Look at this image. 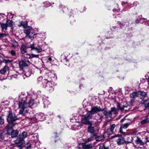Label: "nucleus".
<instances>
[{
  "label": "nucleus",
  "mask_w": 149,
  "mask_h": 149,
  "mask_svg": "<svg viewBox=\"0 0 149 149\" xmlns=\"http://www.w3.org/2000/svg\"><path fill=\"white\" fill-rule=\"evenodd\" d=\"M18 106L19 109V114L21 115L22 116H24L26 112V109L28 107L27 103L25 100H22L19 101Z\"/></svg>",
  "instance_id": "f257e3e1"
},
{
  "label": "nucleus",
  "mask_w": 149,
  "mask_h": 149,
  "mask_svg": "<svg viewBox=\"0 0 149 149\" xmlns=\"http://www.w3.org/2000/svg\"><path fill=\"white\" fill-rule=\"evenodd\" d=\"M18 118L15 113L9 111L7 116V120L9 125L8 126H14L16 124L15 121Z\"/></svg>",
  "instance_id": "f03ea898"
},
{
  "label": "nucleus",
  "mask_w": 149,
  "mask_h": 149,
  "mask_svg": "<svg viewBox=\"0 0 149 149\" xmlns=\"http://www.w3.org/2000/svg\"><path fill=\"white\" fill-rule=\"evenodd\" d=\"M25 28L24 33L26 34V38H30L32 40L36 37V34L33 33L31 31L32 30L31 26L26 27Z\"/></svg>",
  "instance_id": "7ed1b4c3"
},
{
  "label": "nucleus",
  "mask_w": 149,
  "mask_h": 149,
  "mask_svg": "<svg viewBox=\"0 0 149 149\" xmlns=\"http://www.w3.org/2000/svg\"><path fill=\"white\" fill-rule=\"evenodd\" d=\"M42 82L43 88H46L47 90L50 92L54 90V85L51 81H49L47 80L44 79L42 81Z\"/></svg>",
  "instance_id": "20e7f679"
},
{
  "label": "nucleus",
  "mask_w": 149,
  "mask_h": 149,
  "mask_svg": "<svg viewBox=\"0 0 149 149\" xmlns=\"http://www.w3.org/2000/svg\"><path fill=\"white\" fill-rule=\"evenodd\" d=\"M102 110L100 107L96 106L92 107L91 110L89 111L88 113H90V114H91V115L96 113H97L100 116V118L102 119Z\"/></svg>",
  "instance_id": "39448f33"
},
{
  "label": "nucleus",
  "mask_w": 149,
  "mask_h": 149,
  "mask_svg": "<svg viewBox=\"0 0 149 149\" xmlns=\"http://www.w3.org/2000/svg\"><path fill=\"white\" fill-rule=\"evenodd\" d=\"M11 126H8L7 128V134L11 136L12 138L17 136L19 134V132L17 130H14Z\"/></svg>",
  "instance_id": "423d86ee"
},
{
  "label": "nucleus",
  "mask_w": 149,
  "mask_h": 149,
  "mask_svg": "<svg viewBox=\"0 0 149 149\" xmlns=\"http://www.w3.org/2000/svg\"><path fill=\"white\" fill-rule=\"evenodd\" d=\"M116 125L115 124L111 125L110 128L108 129L107 132L104 133L103 134V139H104L107 137H108L111 134H112L115 128Z\"/></svg>",
  "instance_id": "0eeeda50"
},
{
  "label": "nucleus",
  "mask_w": 149,
  "mask_h": 149,
  "mask_svg": "<svg viewBox=\"0 0 149 149\" xmlns=\"http://www.w3.org/2000/svg\"><path fill=\"white\" fill-rule=\"evenodd\" d=\"M92 117V115L89 113H87L83 116L81 120V122L86 124H88L89 123V119L91 118Z\"/></svg>",
  "instance_id": "6e6552de"
},
{
  "label": "nucleus",
  "mask_w": 149,
  "mask_h": 149,
  "mask_svg": "<svg viewBox=\"0 0 149 149\" xmlns=\"http://www.w3.org/2000/svg\"><path fill=\"white\" fill-rule=\"evenodd\" d=\"M30 64V63L28 60L27 59H24L19 62V65L20 68H22L24 67L29 65Z\"/></svg>",
  "instance_id": "1a4fd4ad"
},
{
  "label": "nucleus",
  "mask_w": 149,
  "mask_h": 149,
  "mask_svg": "<svg viewBox=\"0 0 149 149\" xmlns=\"http://www.w3.org/2000/svg\"><path fill=\"white\" fill-rule=\"evenodd\" d=\"M117 137V138L116 139V141L118 145H121L125 143V141L124 138L121 135L118 137L117 135H116L113 136L112 138Z\"/></svg>",
  "instance_id": "9d476101"
},
{
  "label": "nucleus",
  "mask_w": 149,
  "mask_h": 149,
  "mask_svg": "<svg viewBox=\"0 0 149 149\" xmlns=\"http://www.w3.org/2000/svg\"><path fill=\"white\" fill-rule=\"evenodd\" d=\"M16 146L19 147H21L24 144V140H22L18 137L17 139L14 142Z\"/></svg>",
  "instance_id": "9b49d317"
},
{
  "label": "nucleus",
  "mask_w": 149,
  "mask_h": 149,
  "mask_svg": "<svg viewBox=\"0 0 149 149\" xmlns=\"http://www.w3.org/2000/svg\"><path fill=\"white\" fill-rule=\"evenodd\" d=\"M34 44L33 43L32 44H30L29 45V47L32 50H35L38 53L41 52L42 51L41 48L39 46L35 47Z\"/></svg>",
  "instance_id": "f8f14e48"
},
{
  "label": "nucleus",
  "mask_w": 149,
  "mask_h": 149,
  "mask_svg": "<svg viewBox=\"0 0 149 149\" xmlns=\"http://www.w3.org/2000/svg\"><path fill=\"white\" fill-rule=\"evenodd\" d=\"M35 117L38 120L42 121L44 120L45 116L43 114L40 113L36 114Z\"/></svg>",
  "instance_id": "ddd939ff"
},
{
  "label": "nucleus",
  "mask_w": 149,
  "mask_h": 149,
  "mask_svg": "<svg viewBox=\"0 0 149 149\" xmlns=\"http://www.w3.org/2000/svg\"><path fill=\"white\" fill-rule=\"evenodd\" d=\"M103 112H104V115L107 117H110L112 116V113L110 110L107 111L106 109H103Z\"/></svg>",
  "instance_id": "4468645a"
},
{
  "label": "nucleus",
  "mask_w": 149,
  "mask_h": 149,
  "mask_svg": "<svg viewBox=\"0 0 149 149\" xmlns=\"http://www.w3.org/2000/svg\"><path fill=\"white\" fill-rule=\"evenodd\" d=\"M96 136V134H91V135L90 137L85 139V142H87L91 141H92L93 139H95Z\"/></svg>",
  "instance_id": "2eb2a0df"
},
{
  "label": "nucleus",
  "mask_w": 149,
  "mask_h": 149,
  "mask_svg": "<svg viewBox=\"0 0 149 149\" xmlns=\"http://www.w3.org/2000/svg\"><path fill=\"white\" fill-rule=\"evenodd\" d=\"M6 24L8 26L10 27L11 29H13L14 28V23L11 20L7 19L6 20Z\"/></svg>",
  "instance_id": "dca6fc26"
},
{
  "label": "nucleus",
  "mask_w": 149,
  "mask_h": 149,
  "mask_svg": "<svg viewBox=\"0 0 149 149\" xmlns=\"http://www.w3.org/2000/svg\"><path fill=\"white\" fill-rule=\"evenodd\" d=\"M27 136V133L26 132H23L20 133L18 137L22 140H24Z\"/></svg>",
  "instance_id": "f3484780"
},
{
  "label": "nucleus",
  "mask_w": 149,
  "mask_h": 149,
  "mask_svg": "<svg viewBox=\"0 0 149 149\" xmlns=\"http://www.w3.org/2000/svg\"><path fill=\"white\" fill-rule=\"evenodd\" d=\"M20 50L21 53L22 54H24L27 52V47L25 45H22L21 46L20 48Z\"/></svg>",
  "instance_id": "a211bd4d"
},
{
  "label": "nucleus",
  "mask_w": 149,
  "mask_h": 149,
  "mask_svg": "<svg viewBox=\"0 0 149 149\" xmlns=\"http://www.w3.org/2000/svg\"><path fill=\"white\" fill-rule=\"evenodd\" d=\"M130 97L133 99H135L136 97H139V91H136L132 92L130 95Z\"/></svg>",
  "instance_id": "6ab92c4d"
},
{
  "label": "nucleus",
  "mask_w": 149,
  "mask_h": 149,
  "mask_svg": "<svg viewBox=\"0 0 149 149\" xmlns=\"http://www.w3.org/2000/svg\"><path fill=\"white\" fill-rule=\"evenodd\" d=\"M139 96L140 95L139 97L142 99H143L147 95L146 93L145 92L143 91H139Z\"/></svg>",
  "instance_id": "aec40b11"
},
{
  "label": "nucleus",
  "mask_w": 149,
  "mask_h": 149,
  "mask_svg": "<svg viewBox=\"0 0 149 149\" xmlns=\"http://www.w3.org/2000/svg\"><path fill=\"white\" fill-rule=\"evenodd\" d=\"M121 105L120 103L118 102L117 104V106L118 108L120 110H123L125 109V108L127 107L128 106V104H126L125 105H123V107H121Z\"/></svg>",
  "instance_id": "412c9836"
},
{
  "label": "nucleus",
  "mask_w": 149,
  "mask_h": 149,
  "mask_svg": "<svg viewBox=\"0 0 149 149\" xmlns=\"http://www.w3.org/2000/svg\"><path fill=\"white\" fill-rule=\"evenodd\" d=\"M27 56L25 57L28 58L29 59H31L33 58H38V55H35L33 54H26L25 55Z\"/></svg>",
  "instance_id": "4be33fe9"
},
{
  "label": "nucleus",
  "mask_w": 149,
  "mask_h": 149,
  "mask_svg": "<svg viewBox=\"0 0 149 149\" xmlns=\"http://www.w3.org/2000/svg\"><path fill=\"white\" fill-rule=\"evenodd\" d=\"M135 142L136 144L140 145H143L144 144V143L138 137H137L136 139L135 140Z\"/></svg>",
  "instance_id": "5701e85b"
},
{
  "label": "nucleus",
  "mask_w": 149,
  "mask_h": 149,
  "mask_svg": "<svg viewBox=\"0 0 149 149\" xmlns=\"http://www.w3.org/2000/svg\"><path fill=\"white\" fill-rule=\"evenodd\" d=\"M8 70V66H5L1 70H0V73L1 74H4Z\"/></svg>",
  "instance_id": "b1692460"
},
{
  "label": "nucleus",
  "mask_w": 149,
  "mask_h": 149,
  "mask_svg": "<svg viewBox=\"0 0 149 149\" xmlns=\"http://www.w3.org/2000/svg\"><path fill=\"white\" fill-rule=\"evenodd\" d=\"M11 43L12 44L11 47L14 48H16L18 46V44L15 40H12L11 42Z\"/></svg>",
  "instance_id": "393cba45"
},
{
  "label": "nucleus",
  "mask_w": 149,
  "mask_h": 149,
  "mask_svg": "<svg viewBox=\"0 0 149 149\" xmlns=\"http://www.w3.org/2000/svg\"><path fill=\"white\" fill-rule=\"evenodd\" d=\"M149 122V118L147 116L144 119L142 120L141 122V124L142 125L145 124Z\"/></svg>",
  "instance_id": "a878e982"
},
{
  "label": "nucleus",
  "mask_w": 149,
  "mask_h": 149,
  "mask_svg": "<svg viewBox=\"0 0 149 149\" xmlns=\"http://www.w3.org/2000/svg\"><path fill=\"white\" fill-rule=\"evenodd\" d=\"M81 145L82 146V147L84 148V149H91L92 147V144L86 145H84V143H82Z\"/></svg>",
  "instance_id": "bb28decb"
},
{
  "label": "nucleus",
  "mask_w": 149,
  "mask_h": 149,
  "mask_svg": "<svg viewBox=\"0 0 149 149\" xmlns=\"http://www.w3.org/2000/svg\"><path fill=\"white\" fill-rule=\"evenodd\" d=\"M94 127H93L90 126L88 127V131L92 134H96L95 132L94 129Z\"/></svg>",
  "instance_id": "cd10ccee"
},
{
  "label": "nucleus",
  "mask_w": 149,
  "mask_h": 149,
  "mask_svg": "<svg viewBox=\"0 0 149 149\" xmlns=\"http://www.w3.org/2000/svg\"><path fill=\"white\" fill-rule=\"evenodd\" d=\"M0 26L2 28V31H3L4 29L6 30L7 29L8 26L6 23H1L0 24Z\"/></svg>",
  "instance_id": "c85d7f7f"
},
{
  "label": "nucleus",
  "mask_w": 149,
  "mask_h": 149,
  "mask_svg": "<svg viewBox=\"0 0 149 149\" xmlns=\"http://www.w3.org/2000/svg\"><path fill=\"white\" fill-rule=\"evenodd\" d=\"M27 103L28 107H31L34 103V100L33 99H31Z\"/></svg>",
  "instance_id": "c756f323"
},
{
  "label": "nucleus",
  "mask_w": 149,
  "mask_h": 149,
  "mask_svg": "<svg viewBox=\"0 0 149 149\" xmlns=\"http://www.w3.org/2000/svg\"><path fill=\"white\" fill-rule=\"evenodd\" d=\"M117 109L115 107H111V109L110 111H111V113H113L116 114L118 111Z\"/></svg>",
  "instance_id": "7c9ffc66"
},
{
  "label": "nucleus",
  "mask_w": 149,
  "mask_h": 149,
  "mask_svg": "<svg viewBox=\"0 0 149 149\" xmlns=\"http://www.w3.org/2000/svg\"><path fill=\"white\" fill-rule=\"evenodd\" d=\"M32 73V70H29L25 72V75L27 77H29Z\"/></svg>",
  "instance_id": "2f4dec72"
},
{
  "label": "nucleus",
  "mask_w": 149,
  "mask_h": 149,
  "mask_svg": "<svg viewBox=\"0 0 149 149\" xmlns=\"http://www.w3.org/2000/svg\"><path fill=\"white\" fill-rule=\"evenodd\" d=\"M9 52L11 54L12 56H16L17 53L15 50H12L10 51Z\"/></svg>",
  "instance_id": "473e14b6"
},
{
  "label": "nucleus",
  "mask_w": 149,
  "mask_h": 149,
  "mask_svg": "<svg viewBox=\"0 0 149 149\" xmlns=\"http://www.w3.org/2000/svg\"><path fill=\"white\" fill-rule=\"evenodd\" d=\"M123 129L122 127H121L120 128V130H119V132L122 134L121 135L125 136L127 135L126 133L124 132L123 130Z\"/></svg>",
  "instance_id": "72a5a7b5"
},
{
  "label": "nucleus",
  "mask_w": 149,
  "mask_h": 149,
  "mask_svg": "<svg viewBox=\"0 0 149 149\" xmlns=\"http://www.w3.org/2000/svg\"><path fill=\"white\" fill-rule=\"evenodd\" d=\"M8 143L9 145H7L8 146L6 148V149H13L14 145L11 144L9 142H8Z\"/></svg>",
  "instance_id": "f704fd0d"
},
{
  "label": "nucleus",
  "mask_w": 149,
  "mask_h": 149,
  "mask_svg": "<svg viewBox=\"0 0 149 149\" xmlns=\"http://www.w3.org/2000/svg\"><path fill=\"white\" fill-rule=\"evenodd\" d=\"M4 134L5 133L3 132H0V141L3 139Z\"/></svg>",
  "instance_id": "c9c22d12"
},
{
  "label": "nucleus",
  "mask_w": 149,
  "mask_h": 149,
  "mask_svg": "<svg viewBox=\"0 0 149 149\" xmlns=\"http://www.w3.org/2000/svg\"><path fill=\"white\" fill-rule=\"evenodd\" d=\"M66 57L64 54H62L61 56V61L62 62H64L66 61Z\"/></svg>",
  "instance_id": "e433bc0d"
},
{
  "label": "nucleus",
  "mask_w": 149,
  "mask_h": 149,
  "mask_svg": "<svg viewBox=\"0 0 149 149\" xmlns=\"http://www.w3.org/2000/svg\"><path fill=\"white\" fill-rule=\"evenodd\" d=\"M27 25L26 22L22 21L20 23V26H22L24 28H26Z\"/></svg>",
  "instance_id": "4c0bfd02"
},
{
  "label": "nucleus",
  "mask_w": 149,
  "mask_h": 149,
  "mask_svg": "<svg viewBox=\"0 0 149 149\" xmlns=\"http://www.w3.org/2000/svg\"><path fill=\"white\" fill-rule=\"evenodd\" d=\"M31 139L32 140L36 141L38 140V137L37 136L36 134H34L31 138Z\"/></svg>",
  "instance_id": "58836bf2"
},
{
  "label": "nucleus",
  "mask_w": 149,
  "mask_h": 149,
  "mask_svg": "<svg viewBox=\"0 0 149 149\" xmlns=\"http://www.w3.org/2000/svg\"><path fill=\"white\" fill-rule=\"evenodd\" d=\"M49 76L51 79L52 78H53L56 79L57 78L56 76L54 73H51V74H49Z\"/></svg>",
  "instance_id": "ea45409f"
},
{
  "label": "nucleus",
  "mask_w": 149,
  "mask_h": 149,
  "mask_svg": "<svg viewBox=\"0 0 149 149\" xmlns=\"http://www.w3.org/2000/svg\"><path fill=\"white\" fill-rule=\"evenodd\" d=\"M12 61V60H10L9 59H4L3 60V62L6 63H10Z\"/></svg>",
  "instance_id": "a19ab883"
},
{
  "label": "nucleus",
  "mask_w": 149,
  "mask_h": 149,
  "mask_svg": "<svg viewBox=\"0 0 149 149\" xmlns=\"http://www.w3.org/2000/svg\"><path fill=\"white\" fill-rule=\"evenodd\" d=\"M129 125V124L128 123H126L124 124L123 127L122 128L124 129H126L127 128Z\"/></svg>",
  "instance_id": "79ce46f5"
},
{
  "label": "nucleus",
  "mask_w": 149,
  "mask_h": 149,
  "mask_svg": "<svg viewBox=\"0 0 149 149\" xmlns=\"http://www.w3.org/2000/svg\"><path fill=\"white\" fill-rule=\"evenodd\" d=\"M6 34L5 33H0V39L2 38L5 37L6 36Z\"/></svg>",
  "instance_id": "37998d69"
},
{
  "label": "nucleus",
  "mask_w": 149,
  "mask_h": 149,
  "mask_svg": "<svg viewBox=\"0 0 149 149\" xmlns=\"http://www.w3.org/2000/svg\"><path fill=\"white\" fill-rule=\"evenodd\" d=\"M4 123V120L1 117H0V125H2Z\"/></svg>",
  "instance_id": "c03bdc74"
},
{
  "label": "nucleus",
  "mask_w": 149,
  "mask_h": 149,
  "mask_svg": "<svg viewBox=\"0 0 149 149\" xmlns=\"http://www.w3.org/2000/svg\"><path fill=\"white\" fill-rule=\"evenodd\" d=\"M120 9H114L113 10V11L114 13V14H117V13H118Z\"/></svg>",
  "instance_id": "a18cd8bd"
},
{
  "label": "nucleus",
  "mask_w": 149,
  "mask_h": 149,
  "mask_svg": "<svg viewBox=\"0 0 149 149\" xmlns=\"http://www.w3.org/2000/svg\"><path fill=\"white\" fill-rule=\"evenodd\" d=\"M145 107L146 109H149V102L145 104Z\"/></svg>",
  "instance_id": "49530a36"
},
{
  "label": "nucleus",
  "mask_w": 149,
  "mask_h": 149,
  "mask_svg": "<svg viewBox=\"0 0 149 149\" xmlns=\"http://www.w3.org/2000/svg\"><path fill=\"white\" fill-rule=\"evenodd\" d=\"M95 139L96 141H100L102 140V138L100 136H98L97 137L96 136Z\"/></svg>",
  "instance_id": "de8ad7c7"
},
{
  "label": "nucleus",
  "mask_w": 149,
  "mask_h": 149,
  "mask_svg": "<svg viewBox=\"0 0 149 149\" xmlns=\"http://www.w3.org/2000/svg\"><path fill=\"white\" fill-rule=\"evenodd\" d=\"M49 102H47V101H45L44 102V106L45 107H48V104H49Z\"/></svg>",
  "instance_id": "09e8293b"
},
{
  "label": "nucleus",
  "mask_w": 149,
  "mask_h": 149,
  "mask_svg": "<svg viewBox=\"0 0 149 149\" xmlns=\"http://www.w3.org/2000/svg\"><path fill=\"white\" fill-rule=\"evenodd\" d=\"M5 16L6 15L4 13H1L0 14V18L1 17L4 18Z\"/></svg>",
  "instance_id": "8fccbe9b"
},
{
  "label": "nucleus",
  "mask_w": 149,
  "mask_h": 149,
  "mask_svg": "<svg viewBox=\"0 0 149 149\" xmlns=\"http://www.w3.org/2000/svg\"><path fill=\"white\" fill-rule=\"evenodd\" d=\"M42 77H39L37 79V81H40L42 80Z\"/></svg>",
  "instance_id": "3c124183"
},
{
  "label": "nucleus",
  "mask_w": 149,
  "mask_h": 149,
  "mask_svg": "<svg viewBox=\"0 0 149 149\" xmlns=\"http://www.w3.org/2000/svg\"><path fill=\"white\" fill-rule=\"evenodd\" d=\"M48 61H48L49 62H50L52 60V59L51 58H49L48 59Z\"/></svg>",
  "instance_id": "603ef678"
},
{
  "label": "nucleus",
  "mask_w": 149,
  "mask_h": 149,
  "mask_svg": "<svg viewBox=\"0 0 149 149\" xmlns=\"http://www.w3.org/2000/svg\"><path fill=\"white\" fill-rule=\"evenodd\" d=\"M148 84L149 85V77H148Z\"/></svg>",
  "instance_id": "864d4df0"
},
{
  "label": "nucleus",
  "mask_w": 149,
  "mask_h": 149,
  "mask_svg": "<svg viewBox=\"0 0 149 149\" xmlns=\"http://www.w3.org/2000/svg\"><path fill=\"white\" fill-rule=\"evenodd\" d=\"M9 14H10V15L12 16V17H13V16L14 15V14H12L11 13H9Z\"/></svg>",
  "instance_id": "5fc2aeb1"
},
{
  "label": "nucleus",
  "mask_w": 149,
  "mask_h": 149,
  "mask_svg": "<svg viewBox=\"0 0 149 149\" xmlns=\"http://www.w3.org/2000/svg\"><path fill=\"white\" fill-rule=\"evenodd\" d=\"M103 149H105V146L104 145H103Z\"/></svg>",
  "instance_id": "6e6d98bb"
},
{
  "label": "nucleus",
  "mask_w": 149,
  "mask_h": 149,
  "mask_svg": "<svg viewBox=\"0 0 149 149\" xmlns=\"http://www.w3.org/2000/svg\"><path fill=\"white\" fill-rule=\"evenodd\" d=\"M1 60H0V65H1Z\"/></svg>",
  "instance_id": "4d7b16f0"
},
{
  "label": "nucleus",
  "mask_w": 149,
  "mask_h": 149,
  "mask_svg": "<svg viewBox=\"0 0 149 149\" xmlns=\"http://www.w3.org/2000/svg\"><path fill=\"white\" fill-rule=\"evenodd\" d=\"M102 148V147H101V146H100V148H99V149H101V148Z\"/></svg>",
  "instance_id": "13d9d810"
},
{
  "label": "nucleus",
  "mask_w": 149,
  "mask_h": 149,
  "mask_svg": "<svg viewBox=\"0 0 149 149\" xmlns=\"http://www.w3.org/2000/svg\"><path fill=\"white\" fill-rule=\"evenodd\" d=\"M109 90H108V92L109 93Z\"/></svg>",
  "instance_id": "bf43d9fd"
},
{
  "label": "nucleus",
  "mask_w": 149,
  "mask_h": 149,
  "mask_svg": "<svg viewBox=\"0 0 149 149\" xmlns=\"http://www.w3.org/2000/svg\"><path fill=\"white\" fill-rule=\"evenodd\" d=\"M40 73H41V71L40 72Z\"/></svg>",
  "instance_id": "052dcab7"
},
{
  "label": "nucleus",
  "mask_w": 149,
  "mask_h": 149,
  "mask_svg": "<svg viewBox=\"0 0 149 149\" xmlns=\"http://www.w3.org/2000/svg\"><path fill=\"white\" fill-rule=\"evenodd\" d=\"M16 76V75H14V77H15V76Z\"/></svg>",
  "instance_id": "680f3d73"
},
{
  "label": "nucleus",
  "mask_w": 149,
  "mask_h": 149,
  "mask_svg": "<svg viewBox=\"0 0 149 149\" xmlns=\"http://www.w3.org/2000/svg\"><path fill=\"white\" fill-rule=\"evenodd\" d=\"M115 26H113V28H115Z\"/></svg>",
  "instance_id": "e2e57ef3"
},
{
  "label": "nucleus",
  "mask_w": 149,
  "mask_h": 149,
  "mask_svg": "<svg viewBox=\"0 0 149 149\" xmlns=\"http://www.w3.org/2000/svg\"><path fill=\"white\" fill-rule=\"evenodd\" d=\"M56 140L55 141V142H56Z\"/></svg>",
  "instance_id": "0e129e2a"
},
{
  "label": "nucleus",
  "mask_w": 149,
  "mask_h": 149,
  "mask_svg": "<svg viewBox=\"0 0 149 149\" xmlns=\"http://www.w3.org/2000/svg\"><path fill=\"white\" fill-rule=\"evenodd\" d=\"M118 14H118H118H117V15H118Z\"/></svg>",
  "instance_id": "69168bd1"
},
{
  "label": "nucleus",
  "mask_w": 149,
  "mask_h": 149,
  "mask_svg": "<svg viewBox=\"0 0 149 149\" xmlns=\"http://www.w3.org/2000/svg\"><path fill=\"white\" fill-rule=\"evenodd\" d=\"M111 88V89L112 88Z\"/></svg>",
  "instance_id": "338daca9"
},
{
  "label": "nucleus",
  "mask_w": 149,
  "mask_h": 149,
  "mask_svg": "<svg viewBox=\"0 0 149 149\" xmlns=\"http://www.w3.org/2000/svg\"><path fill=\"white\" fill-rule=\"evenodd\" d=\"M121 121H122H122H123V120H121Z\"/></svg>",
  "instance_id": "774afa93"
}]
</instances>
